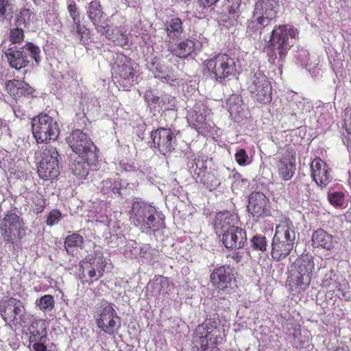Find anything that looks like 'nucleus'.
<instances>
[{"label":"nucleus","instance_id":"obj_1","mask_svg":"<svg viewBox=\"0 0 351 351\" xmlns=\"http://www.w3.org/2000/svg\"><path fill=\"white\" fill-rule=\"evenodd\" d=\"M5 89L15 101L12 105L15 116L21 119L28 117L32 100L37 97L36 89L25 81L16 79L7 80L5 82Z\"/></svg>","mask_w":351,"mask_h":351},{"label":"nucleus","instance_id":"obj_2","mask_svg":"<svg viewBox=\"0 0 351 351\" xmlns=\"http://www.w3.org/2000/svg\"><path fill=\"white\" fill-rule=\"evenodd\" d=\"M297 34L298 29L293 25H276L265 47L269 62L274 64L278 58L277 54L279 59L284 60L291 47L289 43V38H294Z\"/></svg>","mask_w":351,"mask_h":351},{"label":"nucleus","instance_id":"obj_3","mask_svg":"<svg viewBox=\"0 0 351 351\" xmlns=\"http://www.w3.org/2000/svg\"><path fill=\"white\" fill-rule=\"evenodd\" d=\"M225 337V330L221 326L220 319L218 316L214 315L213 318L206 319L203 324L197 326L194 339L202 351H219L218 346Z\"/></svg>","mask_w":351,"mask_h":351},{"label":"nucleus","instance_id":"obj_4","mask_svg":"<svg viewBox=\"0 0 351 351\" xmlns=\"http://www.w3.org/2000/svg\"><path fill=\"white\" fill-rule=\"evenodd\" d=\"M204 71L215 81L223 83L237 73L234 58L227 53H217L204 62Z\"/></svg>","mask_w":351,"mask_h":351},{"label":"nucleus","instance_id":"obj_5","mask_svg":"<svg viewBox=\"0 0 351 351\" xmlns=\"http://www.w3.org/2000/svg\"><path fill=\"white\" fill-rule=\"evenodd\" d=\"M38 159V173L45 180L56 179L60 173V156L57 149L53 146L42 147L36 153Z\"/></svg>","mask_w":351,"mask_h":351},{"label":"nucleus","instance_id":"obj_6","mask_svg":"<svg viewBox=\"0 0 351 351\" xmlns=\"http://www.w3.org/2000/svg\"><path fill=\"white\" fill-rule=\"evenodd\" d=\"M0 314L5 322H11L14 326H24L31 319L23 302L8 296L0 301Z\"/></svg>","mask_w":351,"mask_h":351},{"label":"nucleus","instance_id":"obj_7","mask_svg":"<svg viewBox=\"0 0 351 351\" xmlns=\"http://www.w3.org/2000/svg\"><path fill=\"white\" fill-rule=\"evenodd\" d=\"M33 136L38 143H49L57 139L59 128L56 121L47 114H40L32 122Z\"/></svg>","mask_w":351,"mask_h":351},{"label":"nucleus","instance_id":"obj_8","mask_svg":"<svg viewBox=\"0 0 351 351\" xmlns=\"http://www.w3.org/2000/svg\"><path fill=\"white\" fill-rule=\"evenodd\" d=\"M97 326L105 334L114 336L121 327V317L112 305L103 300L95 316Z\"/></svg>","mask_w":351,"mask_h":351},{"label":"nucleus","instance_id":"obj_9","mask_svg":"<svg viewBox=\"0 0 351 351\" xmlns=\"http://www.w3.org/2000/svg\"><path fill=\"white\" fill-rule=\"evenodd\" d=\"M27 53L37 64L40 62V49L32 43H27L25 46L20 48L9 47L5 51L10 66L16 70L25 68L29 64Z\"/></svg>","mask_w":351,"mask_h":351},{"label":"nucleus","instance_id":"obj_10","mask_svg":"<svg viewBox=\"0 0 351 351\" xmlns=\"http://www.w3.org/2000/svg\"><path fill=\"white\" fill-rule=\"evenodd\" d=\"M213 286L223 293L230 294L238 287L234 269L230 265H217L210 275Z\"/></svg>","mask_w":351,"mask_h":351},{"label":"nucleus","instance_id":"obj_11","mask_svg":"<svg viewBox=\"0 0 351 351\" xmlns=\"http://www.w3.org/2000/svg\"><path fill=\"white\" fill-rule=\"evenodd\" d=\"M130 214L134 223L141 228L149 230L159 228L156 221L159 213L154 206L143 201L134 202Z\"/></svg>","mask_w":351,"mask_h":351},{"label":"nucleus","instance_id":"obj_12","mask_svg":"<svg viewBox=\"0 0 351 351\" xmlns=\"http://www.w3.org/2000/svg\"><path fill=\"white\" fill-rule=\"evenodd\" d=\"M114 76L117 82L124 89H129L134 85L136 70L130 58L119 53L114 58L113 66Z\"/></svg>","mask_w":351,"mask_h":351},{"label":"nucleus","instance_id":"obj_13","mask_svg":"<svg viewBox=\"0 0 351 351\" xmlns=\"http://www.w3.org/2000/svg\"><path fill=\"white\" fill-rule=\"evenodd\" d=\"M247 90L252 98L259 103L266 104L271 101V83L267 77L261 71L254 73Z\"/></svg>","mask_w":351,"mask_h":351},{"label":"nucleus","instance_id":"obj_14","mask_svg":"<svg viewBox=\"0 0 351 351\" xmlns=\"http://www.w3.org/2000/svg\"><path fill=\"white\" fill-rule=\"evenodd\" d=\"M71 149L76 154H90L91 159L94 158L95 154H97L98 149L92 140L82 130L76 129L71 132L66 138Z\"/></svg>","mask_w":351,"mask_h":351},{"label":"nucleus","instance_id":"obj_15","mask_svg":"<svg viewBox=\"0 0 351 351\" xmlns=\"http://www.w3.org/2000/svg\"><path fill=\"white\" fill-rule=\"evenodd\" d=\"M106 267V262L100 249H95L93 255L86 257L80 263V267L82 268L83 272L86 271L91 279L90 283L103 276Z\"/></svg>","mask_w":351,"mask_h":351},{"label":"nucleus","instance_id":"obj_16","mask_svg":"<svg viewBox=\"0 0 351 351\" xmlns=\"http://www.w3.org/2000/svg\"><path fill=\"white\" fill-rule=\"evenodd\" d=\"M0 230L4 240L13 243L15 238L22 237V231L25 230L24 222L15 213H9L1 219Z\"/></svg>","mask_w":351,"mask_h":351},{"label":"nucleus","instance_id":"obj_17","mask_svg":"<svg viewBox=\"0 0 351 351\" xmlns=\"http://www.w3.org/2000/svg\"><path fill=\"white\" fill-rule=\"evenodd\" d=\"M283 150L284 152L276 162V167L279 177L285 181H289L292 179L295 172L296 153L289 145H287Z\"/></svg>","mask_w":351,"mask_h":351},{"label":"nucleus","instance_id":"obj_18","mask_svg":"<svg viewBox=\"0 0 351 351\" xmlns=\"http://www.w3.org/2000/svg\"><path fill=\"white\" fill-rule=\"evenodd\" d=\"M151 138L154 147L162 154L173 152L176 143V135L170 128H159L151 132Z\"/></svg>","mask_w":351,"mask_h":351},{"label":"nucleus","instance_id":"obj_19","mask_svg":"<svg viewBox=\"0 0 351 351\" xmlns=\"http://www.w3.org/2000/svg\"><path fill=\"white\" fill-rule=\"evenodd\" d=\"M247 210L255 220L269 215V199L262 192L253 191L249 196Z\"/></svg>","mask_w":351,"mask_h":351},{"label":"nucleus","instance_id":"obj_20","mask_svg":"<svg viewBox=\"0 0 351 351\" xmlns=\"http://www.w3.org/2000/svg\"><path fill=\"white\" fill-rule=\"evenodd\" d=\"M223 245L230 250H239L244 247L247 242L246 231L239 226H232L229 230L221 232Z\"/></svg>","mask_w":351,"mask_h":351},{"label":"nucleus","instance_id":"obj_21","mask_svg":"<svg viewBox=\"0 0 351 351\" xmlns=\"http://www.w3.org/2000/svg\"><path fill=\"white\" fill-rule=\"evenodd\" d=\"M70 165L73 173L80 179H85L90 171L95 169L98 162V154H95L94 158L91 159L90 154H77Z\"/></svg>","mask_w":351,"mask_h":351},{"label":"nucleus","instance_id":"obj_22","mask_svg":"<svg viewBox=\"0 0 351 351\" xmlns=\"http://www.w3.org/2000/svg\"><path fill=\"white\" fill-rule=\"evenodd\" d=\"M150 69L156 78L161 80L162 82L173 84L177 82L178 77L174 71L169 68L165 62L160 57L154 56L151 58L149 62Z\"/></svg>","mask_w":351,"mask_h":351},{"label":"nucleus","instance_id":"obj_23","mask_svg":"<svg viewBox=\"0 0 351 351\" xmlns=\"http://www.w3.org/2000/svg\"><path fill=\"white\" fill-rule=\"evenodd\" d=\"M311 176L315 183L324 188L331 181L332 177L327 164L320 158H315L311 163Z\"/></svg>","mask_w":351,"mask_h":351},{"label":"nucleus","instance_id":"obj_24","mask_svg":"<svg viewBox=\"0 0 351 351\" xmlns=\"http://www.w3.org/2000/svg\"><path fill=\"white\" fill-rule=\"evenodd\" d=\"M274 237L295 245V231L289 217L286 215L281 216L279 223L276 226Z\"/></svg>","mask_w":351,"mask_h":351},{"label":"nucleus","instance_id":"obj_25","mask_svg":"<svg viewBox=\"0 0 351 351\" xmlns=\"http://www.w3.org/2000/svg\"><path fill=\"white\" fill-rule=\"evenodd\" d=\"M337 243L335 237L323 228L315 230L311 236V245L314 248H322L330 251Z\"/></svg>","mask_w":351,"mask_h":351},{"label":"nucleus","instance_id":"obj_26","mask_svg":"<svg viewBox=\"0 0 351 351\" xmlns=\"http://www.w3.org/2000/svg\"><path fill=\"white\" fill-rule=\"evenodd\" d=\"M279 10V0H258L254 8V13L261 15L270 23L277 18Z\"/></svg>","mask_w":351,"mask_h":351},{"label":"nucleus","instance_id":"obj_27","mask_svg":"<svg viewBox=\"0 0 351 351\" xmlns=\"http://www.w3.org/2000/svg\"><path fill=\"white\" fill-rule=\"evenodd\" d=\"M311 277L290 272L287 279V286L289 292L293 295H302L309 288Z\"/></svg>","mask_w":351,"mask_h":351},{"label":"nucleus","instance_id":"obj_28","mask_svg":"<svg viewBox=\"0 0 351 351\" xmlns=\"http://www.w3.org/2000/svg\"><path fill=\"white\" fill-rule=\"evenodd\" d=\"M87 14L98 32H104L105 27H108V23L104 19V13L99 1L95 0L89 3Z\"/></svg>","mask_w":351,"mask_h":351},{"label":"nucleus","instance_id":"obj_29","mask_svg":"<svg viewBox=\"0 0 351 351\" xmlns=\"http://www.w3.org/2000/svg\"><path fill=\"white\" fill-rule=\"evenodd\" d=\"M292 337V346L297 350H309L313 347L312 336L310 331L302 330L300 326H294Z\"/></svg>","mask_w":351,"mask_h":351},{"label":"nucleus","instance_id":"obj_30","mask_svg":"<svg viewBox=\"0 0 351 351\" xmlns=\"http://www.w3.org/2000/svg\"><path fill=\"white\" fill-rule=\"evenodd\" d=\"M197 40L185 38L170 47L171 53L181 59L187 58L196 50Z\"/></svg>","mask_w":351,"mask_h":351},{"label":"nucleus","instance_id":"obj_31","mask_svg":"<svg viewBox=\"0 0 351 351\" xmlns=\"http://www.w3.org/2000/svg\"><path fill=\"white\" fill-rule=\"evenodd\" d=\"M294 244L273 237L271 256L274 261H280L287 257L293 250Z\"/></svg>","mask_w":351,"mask_h":351},{"label":"nucleus","instance_id":"obj_32","mask_svg":"<svg viewBox=\"0 0 351 351\" xmlns=\"http://www.w3.org/2000/svg\"><path fill=\"white\" fill-rule=\"evenodd\" d=\"M314 267L313 256L308 254H302L295 260L294 269L291 272L311 278Z\"/></svg>","mask_w":351,"mask_h":351},{"label":"nucleus","instance_id":"obj_33","mask_svg":"<svg viewBox=\"0 0 351 351\" xmlns=\"http://www.w3.org/2000/svg\"><path fill=\"white\" fill-rule=\"evenodd\" d=\"M101 192L104 195L112 196V194L119 197H122L123 194L121 190L126 186L123 184V180L121 178L117 177L114 178H107L101 182Z\"/></svg>","mask_w":351,"mask_h":351},{"label":"nucleus","instance_id":"obj_34","mask_svg":"<svg viewBox=\"0 0 351 351\" xmlns=\"http://www.w3.org/2000/svg\"><path fill=\"white\" fill-rule=\"evenodd\" d=\"M322 286L328 292H332L339 298H346L345 289H346V285L338 281V277L336 274L326 275L322 280Z\"/></svg>","mask_w":351,"mask_h":351},{"label":"nucleus","instance_id":"obj_35","mask_svg":"<svg viewBox=\"0 0 351 351\" xmlns=\"http://www.w3.org/2000/svg\"><path fill=\"white\" fill-rule=\"evenodd\" d=\"M102 35H105L106 38L112 41L114 45L124 47L128 44V37L125 31L121 27H114L111 29L105 27V31L99 32Z\"/></svg>","mask_w":351,"mask_h":351},{"label":"nucleus","instance_id":"obj_36","mask_svg":"<svg viewBox=\"0 0 351 351\" xmlns=\"http://www.w3.org/2000/svg\"><path fill=\"white\" fill-rule=\"evenodd\" d=\"M29 330V347L32 342L42 341L47 337V326L45 322L43 319H35L33 321Z\"/></svg>","mask_w":351,"mask_h":351},{"label":"nucleus","instance_id":"obj_37","mask_svg":"<svg viewBox=\"0 0 351 351\" xmlns=\"http://www.w3.org/2000/svg\"><path fill=\"white\" fill-rule=\"evenodd\" d=\"M234 215L229 211L219 212L214 221V226L217 233L223 232L226 230H229L234 225Z\"/></svg>","mask_w":351,"mask_h":351},{"label":"nucleus","instance_id":"obj_38","mask_svg":"<svg viewBox=\"0 0 351 351\" xmlns=\"http://www.w3.org/2000/svg\"><path fill=\"white\" fill-rule=\"evenodd\" d=\"M84 245V238L78 232H73L64 239V247L69 254H72L75 249L82 250Z\"/></svg>","mask_w":351,"mask_h":351},{"label":"nucleus","instance_id":"obj_39","mask_svg":"<svg viewBox=\"0 0 351 351\" xmlns=\"http://www.w3.org/2000/svg\"><path fill=\"white\" fill-rule=\"evenodd\" d=\"M165 29L170 39L175 40L180 38L184 32L182 20L179 17L172 18L165 23Z\"/></svg>","mask_w":351,"mask_h":351},{"label":"nucleus","instance_id":"obj_40","mask_svg":"<svg viewBox=\"0 0 351 351\" xmlns=\"http://www.w3.org/2000/svg\"><path fill=\"white\" fill-rule=\"evenodd\" d=\"M196 180L200 184H202L210 191L215 189L221 184V181L218 178L217 171L211 168H209V171L201 175Z\"/></svg>","mask_w":351,"mask_h":351},{"label":"nucleus","instance_id":"obj_41","mask_svg":"<svg viewBox=\"0 0 351 351\" xmlns=\"http://www.w3.org/2000/svg\"><path fill=\"white\" fill-rule=\"evenodd\" d=\"M37 21L36 14L30 9L24 8L21 10L16 17L17 26H23L24 28H29L34 26Z\"/></svg>","mask_w":351,"mask_h":351},{"label":"nucleus","instance_id":"obj_42","mask_svg":"<svg viewBox=\"0 0 351 351\" xmlns=\"http://www.w3.org/2000/svg\"><path fill=\"white\" fill-rule=\"evenodd\" d=\"M256 14L254 12L252 19L247 22V32L252 36L254 34L258 32L261 33V31L265 27L270 25L269 21L265 19L261 15H259L255 18Z\"/></svg>","mask_w":351,"mask_h":351},{"label":"nucleus","instance_id":"obj_43","mask_svg":"<svg viewBox=\"0 0 351 351\" xmlns=\"http://www.w3.org/2000/svg\"><path fill=\"white\" fill-rule=\"evenodd\" d=\"M191 164L190 167L193 169L196 179L209 171V168L208 167V156H195Z\"/></svg>","mask_w":351,"mask_h":351},{"label":"nucleus","instance_id":"obj_44","mask_svg":"<svg viewBox=\"0 0 351 351\" xmlns=\"http://www.w3.org/2000/svg\"><path fill=\"white\" fill-rule=\"evenodd\" d=\"M193 127L199 134L202 135H207L211 130L210 125L206 121V116L202 113L196 114Z\"/></svg>","mask_w":351,"mask_h":351},{"label":"nucleus","instance_id":"obj_45","mask_svg":"<svg viewBox=\"0 0 351 351\" xmlns=\"http://www.w3.org/2000/svg\"><path fill=\"white\" fill-rule=\"evenodd\" d=\"M71 34L77 36L80 42L85 43L88 38L89 32L86 26L81 23L80 20L78 22H73V25L71 28Z\"/></svg>","mask_w":351,"mask_h":351},{"label":"nucleus","instance_id":"obj_46","mask_svg":"<svg viewBox=\"0 0 351 351\" xmlns=\"http://www.w3.org/2000/svg\"><path fill=\"white\" fill-rule=\"evenodd\" d=\"M143 99L150 109H156V107L163 108V104L160 106L162 99L152 89H148L145 92Z\"/></svg>","mask_w":351,"mask_h":351},{"label":"nucleus","instance_id":"obj_47","mask_svg":"<svg viewBox=\"0 0 351 351\" xmlns=\"http://www.w3.org/2000/svg\"><path fill=\"white\" fill-rule=\"evenodd\" d=\"M241 0H225L223 10L230 15V19L237 20Z\"/></svg>","mask_w":351,"mask_h":351},{"label":"nucleus","instance_id":"obj_48","mask_svg":"<svg viewBox=\"0 0 351 351\" xmlns=\"http://www.w3.org/2000/svg\"><path fill=\"white\" fill-rule=\"evenodd\" d=\"M250 247L254 251L264 252L267 250V240L266 237L263 234H255L250 239Z\"/></svg>","mask_w":351,"mask_h":351},{"label":"nucleus","instance_id":"obj_49","mask_svg":"<svg viewBox=\"0 0 351 351\" xmlns=\"http://www.w3.org/2000/svg\"><path fill=\"white\" fill-rule=\"evenodd\" d=\"M328 199L335 208L341 209L345 207V193L342 191L328 193Z\"/></svg>","mask_w":351,"mask_h":351},{"label":"nucleus","instance_id":"obj_50","mask_svg":"<svg viewBox=\"0 0 351 351\" xmlns=\"http://www.w3.org/2000/svg\"><path fill=\"white\" fill-rule=\"evenodd\" d=\"M32 208L36 214L41 213L46 207V199L43 195L39 193L34 194L32 198Z\"/></svg>","mask_w":351,"mask_h":351},{"label":"nucleus","instance_id":"obj_51","mask_svg":"<svg viewBox=\"0 0 351 351\" xmlns=\"http://www.w3.org/2000/svg\"><path fill=\"white\" fill-rule=\"evenodd\" d=\"M36 304L41 311H45L48 308L51 310L54 308L55 301L51 295H45L37 300Z\"/></svg>","mask_w":351,"mask_h":351},{"label":"nucleus","instance_id":"obj_52","mask_svg":"<svg viewBox=\"0 0 351 351\" xmlns=\"http://www.w3.org/2000/svg\"><path fill=\"white\" fill-rule=\"evenodd\" d=\"M154 283H156V289L160 294L164 295L167 293L170 285L169 280L167 277L162 276H155Z\"/></svg>","mask_w":351,"mask_h":351},{"label":"nucleus","instance_id":"obj_53","mask_svg":"<svg viewBox=\"0 0 351 351\" xmlns=\"http://www.w3.org/2000/svg\"><path fill=\"white\" fill-rule=\"evenodd\" d=\"M19 27L20 26H17V27L10 29L9 37L10 41L12 44H20L24 40V31Z\"/></svg>","mask_w":351,"mask_h":351},{"label":"nucleus","instance_id":"obj_54","mask_svg":"<svg viewBox=\"0 0 351 351\" xmlns=\"http://www.w3.org/2000/svg\"><path fill=\"white\" fill-rule=\"evenodd\" d=\"M62 215L58 209L51 210L46 219V224L49 226H52L59 222L62 218Z\"/></svg>","mask_w":351,"mask_h":351},{"label":"nucleus","instance_id":"obj_55","mask_svg":"<svg viewBox=\"0 0 351 351\" xmlns=\"http://www.w3.org/2000/svg\"><path fill=\"white\" fill-rule=\"evenodd\" d=\"M67 10L73 22L80 21V12L76 3L72 1L67 5Z\"/></svg>","mask_w":351,"mask_h":351},{"label":"nucleus","instance_id":"obj_56","mask_svg":"<svg viewBox=\"0 0 351 351\" xmlns=\"http://www.w3.org/2000/svg\"><path fill=\"white\" fill-rule=\"evenodd\" d=\"M11 6L9 0H0V18L12 17Z\"/></svg>","mask_w":351,"mask_h":351},{"label":"nucleus","instance_id":"obj_57","mask_svg":"<svg viewBox=\"0 0 351 351\" xmlns=\"http://www.w3.org/2000/svg\"><path fill=\"white\" fill-rule=\"evenodd\" d=\"M234 158L240 166H245L247 164L249 157L244 149H239L236 152Z\"/></svg>","mask_w":351,"mask_h":351},{"label":"nucleus","instance_id":"obj_58","mask_svg":"<svg viewBox=\"0 0 351 351\" xmlns=\"http://www.w3.org/2000/svg\"><path fill=\"white\" fill-rule=\"evenodd\" d=\"M343 128L351 130V106L345 109Z\"/></svg>","mask_w":351,"mask_h":351},{"label":"nucleus","instance_id":"obj_59","mask_svg":"<svg viewBox=\"0 0 351 351\" xmlns=\"http://www.w3.org/2000/svg\"><path fill=\"white\" fill-rule=\"evenodd\" d=\"M345 132L343 133V143L347 146V148L350 153H351V130L344 129Z\"/></svg>","mask_w":351,"mask_h":351},{"label":"nucleus","instance_id":"obj_60","mask_svg":"<svg viewBox=\"0 0 351 351\" xmlns=\"http://www.w3.org/2000/svg\"><path fill=\"white\" fill-rule=\"evenodd\" d=\"M228 257H230L235 263H239L242 261L243 253L238 251H234L231 254H229Z\"/></svg>","mask_w":351,"mask_h":351},{"label":"nucleus","instance_id":"obj_61","mask_svg":"<svg viewBox=\"0 0 351 351\" xmlns=\"http://www.w3.org/2000/svg\"><path fill=\"white\" fill-rule=\"evenodd\" d=\"M220 0H198L199 4L204 8H210L216 5Z\"/></svg>","mask_w":351,"mask_h":351},{"label":"nucleus","instance_id":"obj_62","mask_svg":"<svg viewBox=\"0 0 351 351\" xmlns=\"http://www.w3.org/2000/svg\"><path fill=\"white\" fill-rule=\"evenodd\" d=\"M349 347L348 345L342 343L337 346L333 351H349Z\"/></svg>","mask_w":351,"mask_h":351},{"label":"nucleus","instance_id":"obj_63","mask_svg":"<svg viewBox=\"0 0 351 351\" xmlns=\"http://www.w3.org/2000/svg\"><path fill=\"white\" fill-rule=\"evenodd\" d=\"M233 177L236 179H239V178H241V175L239 173V172H234L233 173Z\"/></svg>","mask_w":351,"mask_h":351},{"label":"nucleus","instance_id":"obj_64","mask_svg":"<svg viewBox=\"0 0 351 351\" xmlns=\"http://www.w3.org/2000/svg\"><path fill=\"white\" fill-rule=\"evenodd\" d=\"M165 58H166L169 62H170V61L171 60V56H170L169 55L165 57Z\"/></svg>","mask_w":351,"mask_h":351}]
</instances>
